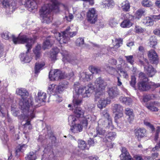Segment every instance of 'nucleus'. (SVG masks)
<instances>
[{"instance_id": "5701e85b", "label": "nucleus", "mask_w": 160, "mask_h": 160, "mask_svg": "<svg viewBox=\"0 0 160 160\" xmlns=\"http://www.w3.org/2000/svg\"><path fill=\"white\" fill-rule=\"evenodd\" d=\"M46 98V93L42 91L39 92L38 94V96L35 98L36 102L40 103L42 102H45Z\"/></svg>"}, {"instance_id": "473e14b6", "label": "nucleus", "mask_w": 160, "mask_h": 160, "mask_svg": "<svg viewBox=\"0 0 160 160\" xmlns=\"http://www.w3.org/2000/svg\"><path fill=\"white\" fill-rule=\"evenodd\" d=\"M150 46L153 48H155V46L157 44V40L154 36L151 37L149 39Z\"/></svg>"}, {"instance_id": "f8f14e48", "label": "nucleus", "mask_w": 160, "mask_h": 160, "mask_svg": "<svg viewBox=\"0 0 160 160\" xmlns=\"http://www.w3.org/2000/svg\"><path fill=\"white\" fill-rule=\"evenodd\" d=\"M139 62L140 64L143 66L144 71L149 77H152L155 74L156 71L151 65L147 66L141 60H139Z\"/></svg>"}, {"instance_id": "864d4df0", "label": "nucleus", "mask_w": 160, "mask_h": 160, "mask_svg": "<svg viewBox=\"0 0 160 160\" xmlns=\"http://www.w3.org/2000/svg\"><path fill=\"white\" fill-rule=\"evenodd\" d=\"M154 97L153 95H146L144 96L143 100L145 102H147L148 101L152 99V98H154Z\"/></svg>"}, {"instance_id": "ea45409f", "label": "nucleus", "mask_w": 160, "mask_h": 160, "mask_svg": "<svg viewBox=\"0 0 160 160\" xmlns=\"http://www.w3.org/2000/svg\"><path fill=\"white\" fill-rule=\"evenodd\" d=\"M120 157L121 160H132V159L129 153L121 154Z\"/></svg>"}, {"instance_id": "9d476101", "label": "nucleus", "mask_w": 160, "mask_h": 160, "mask_svg": "<svg viewBox=\"0 0 160 160\" xmlns=\"http://www.w3.org/2000/svg\"><path fill=\"white\" fill-rule=\"evenodd\" d=\"M88 21L91 24H94L98 19V15L94 8H90L87 13Z\"/></svg>"}, {"instance_id": "aec40b11", "label": "nucleus", "mask_w": 160, "mask_h": 160, "mask_svg": "<svg viewBox=\"0 0 160 160\" xmlns=\"http://www.w3.org/2000/svg\"><path fill=\"white\" fill-rule=\"evenodd\" d=\"M55 40V38L53 37H48L46 41L43 42V48L45 49L50 47L54 43Z\"/></svg>"}, {"instance_id": "bf43d9fd", "label": "nucleus", "mask_w": 160, "mask_h": 160, "mask_svg": "<svg viewBox=\"0 0 160 160\" xmlns=\"http://www.w3.org/2000/svg\"><path fill=\"white\" fill-rule=\"evenodd\" d=\"M125 57L126 58V60L128 62L130 63L132 65L133 64L134 59L132 55L125 56Z\"/></svg>"}, {"instance_id": "9b49d317", "label": "nucleus", "mask_w": 160, "mask_h": 160, "mask_svg": "<svg viewBox=\"0 0 160 160\" xmlns=\"http://www.w3.org/2000/svg\"><path fill=\"white\" fill-rule=\"evenodd\" d=\"M102 115L106 118V119L105 120L102 119L100 120L98 122V124L100 125L101 123H102V124L103 126L104 127L108 128H109V127L107 125H109L112 123V120L110 118L109 114L108 112L106 110H104L103 111L102 113Z\"/></svg>"}, {"instance_id": "e433bc0d", "label": "nucleus", "mask_w": 160, "mask_h": 160, "mask_svg": "<svg viewBox=\"0 0 160 160\" xmlns=\"http://www.w3.org/2000/svg\"><path fill=\"white\" fill-rule=\"evenodd\" d=\"M125 113L129 116V118H130V120H132L133 119L134 116L132 109L128 108H126Z\"/></svg>"}, {"instance_id": "a211bd4d", "label": "nucleus", "mask_w": 160, "mask_h": 160, "mask_svg": "<svg viewBox=\"0 0 160 160\" xmlns=\"http://www.w3.org/2000/svg\"><path fill=\"white\" fill-rule=\"evenodd\" d=\"M24 5L30 11H31L37 8V3L34 0H26Z\"/></svg>"}, {"instance_id": "a878e982", "label": "nucleus", "mask_w": 160, "mask_h": 160, "mask_svg": "<svg viewBox=\"0 0 160 160\" xmlns=\"http://www.w3.org/2000/svg\"><path fill=\"white\" fill-rule=\"evenodd\" d=\"M73 109H74L73 112L76 115L75 116L76 117L79 118L83 116L84 111L80 107H77Z\"/></svg>"}, {"instance_id": "a19ab883", "label": "nucleus", "mask_w": 160, "mask_h": 160, "mask_svg": "<svg viewBox=\"0 0 160 160\" xmlns=\"http://www.w3.org/2000/svg\"><path fill=\"white\" fill-rule=\"evenodd\" d=\"M45 65V63L42 62L41 63H36L35 66V73H38L39 72V71L42 69V68Z\"/></svg>"}, {"instance_id": "6e6d98bb", "label": "nucleus", "mask_w": 160, "mask_h": 160, "mask_svg": "<svg viewBox=\"0 0 160 160\" xmlns=\"http://www.w3.org/2000/svg\"><path fill=\"white\" fill-rule=\"evenodd\" d=\"M96 130L97 134L103 136L106 135V131L102 128H96Z\"/></svg>"}, {"instance_id": "4be33fe9", "label": "nucleus", "mask_w": 160, "mask_h": 160, "mask_svg": "<svg viewBox=\"0 0 160 160\" xmlns=\"http://www.w3.org/2000/svg\"><path fill=\"white\" fill-rule=\"evenodd\" d=\"M156 15H151L149 17H146L143 19V22L147 26H152L154 24V21L156 20L154 16Z\"/></svg>"}, {"instance_id": "69168bd1", "label": "nucleus", "mask_w": 160, "mask_h": 160, "mask_svg": "<svg viewBox=\"0 0 160 160\" xmlns=\"http://www.w3.org/2000/svg\"><path fill=\"white\" fill-rule=\"evenodd\" d=\"M95 107V105L93 103H89L88 104L87 106V107H86V108H87L89 111H91L92 109L94 108Z\"/></svg>"}, {"instance_id": "de8ad7c7", "label": "nucleus", "mask_w": 160, "mask_h": 160, "mask_svg": "<svg viewBox=\"0 0 160 160\" xmlns=\"http://www.w3.org/2000/svg\"><path fill=\"white\" fill-rule=\"evenodd\" d=\"M118 24V22L114 18L110 19L109 22V25L112 27H117Z\"/></svg>"}, {"instance_id": "dca6fc26", "label": "nucleus", "mask_w": 160, "mask_h": 160, "mask_svg": "<svg viewBox=\"0 0 160 160\" xmlns=\"http://www.w3.org/2000/svg\"><path fill=\"white\" fill-rule=\"evenodd\" d=\"M35 109H34V111L33 112H34L33 114L32 113L31 114V115H28V116L26 117V115H28V112H27V113L26 114L25 113V115H23V116L25 117V118H24L20 119L19 118V117L21 116L22 115V114H23V113H22V114H21L20 115L18 116V118L21 120H24L25 119H28V120L26 121V122L23 125V126L24 128L26 127L27 126H28L29 129H31V126L30 125V120L31 119H32L33 118L35 117Z\"/></svg>"}, {"instance_id": "f704fd0d", "label": "nucleus", "mask_w": 160, "mask_h": 160, "mask_svg": "<svg viewBox=\"0 0 160 160\" xmlns=\"http://www.w3.org/2000/svg\"><path fill=\"white\" fill-rule=\"evenodd\" d=\"M73 98L72 106V107H74L75 108L80 105L82 102V100L80 99L75 98L74 96H73Z\"/></svg>"}, {"instance_id": "39448f33", "label": "nucleus", "mask_w": 160, "mask_h": 160, "mask_svg": "<svg viewBox=\"0 0 160 160\" xmlns=\"http://www.w3.org/2000/svg\"><path fill=\"white\" fill-rule=\"evenodd\" d=\"M96 87L95 91L96 92L95 99L102 97L103 95L102 91L104 90L106 87L107 84L101 78H98L95 82Z\"/></svg>"}, {"instance_id": "338daca9", "label": "nucleus", "mask_w": 160, "mask_h": 160, "mask_svg": "<svg viewBox=\"0 0 160 160\" xmlns=\"http://www.w3.org/2000/svg\"><path fill=\"white\" fill-rule=\"evenodd\" d=\"M54 86L55 84H52L49 85L48 88V92H50L51 91L54 92V91L52 90L53 89H54Z\"/></svg>"}, {"instance_id": "bb28decb", "label": "nucleus", "mask_w": 160, "mask_h": 160, "mask_svg": "<svg viewBox=\"0 0 160 160\" xmlns=\"http://www.w3.org/2000/svg\"><path fill=\"white\" fill-rule=\"evenodd\" d=\"M41 47L40 45H38L33 50V52L35 55V59L36 60L39 59L41 56Z\"/></svg>"}, {"instance_id": "4468645a", "label": "nucleus", "mask_w": 160, "mask_h": 160, "mask_svg": "<svg viewBox=\"0 0 160 160\" xmlns=\"http://www.w3.org/2000/svg\"><path fill=\"white\" fill-rule=\"evenodd\" d=\"M107 92L109 98L112 99L115 98L119 94L118 89L116 86L108 88Z\"/></svg>"}, {"instance_id": "13d9d810", "label": "nucleus", "mask_w": 160, "mask_h": 160, "mask_svg": "<svg viewBox=\"0 0 160 160\" xmlns=\"http://www.w3.org/2000/svg\"><path fill=\"white\" fill-rule=\"evenodd\" d=\"M1 138L3 144H6L7 143L8 140V138L7 134L4 133V135L1 137Z\"/></svg>"}, {"instance_id": "603ef678", "label": "nucleus", "mask_w": 160, "mask_h": 160, "mask_svg": "<svg viewBox=\"0 0 160 160\" xmlns=\"http://www.w3.org/2000/svg\"><path fill=\"white\" fill-rule=\"evenodd\" d=\"M139 52H138L137 55L138 57H141L143 56V54L145 50L144 48L142 46H140L138 48Z\"/></svg>"}, {"instance_id": "2eb2a0df", "label": "nucleus", "mask_w": 160, "mask_h": 160, "mask_svg": "<svg viewBox=\"0 0 160 160\" xmlns=\"http://www.w3.org/2000/svg\"><path fill=\"white\" fill-rule=\"evenodd\" d=\"M60 53L63 56L62 58L63 61L65 62V60L67 61L73 65H75L78 63V60L77 59H73L70 56H69L68 52L66 51H63Z\"/></svg>"}, {"instance_id": "a18cd8bd", "label": "nucleus", "mask_w": 160, "mask_h": 160, "mask_svg": "<svg viewBox=\"0 0 160 160\" xmlns=\"http://www.w3.org/2000/svg\"><path fill=\"white\" fill-rule=\"evenodd\" d=\"M81 75L82 79H84L85 81H87L91 79V77H92V75L88 74L86 72L82 73Z\"/></svg>"}, {"instance_id": "680f3d73", "label": "nucleus", "mask_w": 160, "mask_h": 160, "mask_svg": "<svg viewBox=\"0 0 160 160\" xmlns=\"http://www.w3.org/2000/svg\"><path fill=\"white\" fill-rule=\"evenodd\" d=\"M115 114V120L116 122H117V120L119 118H121L123 116V113L122 112H117Z\"/></svg>"}, {"instance_id": "423d86ee", "label": "nucleus", "mask_w": 160, "mask_h": 160, "mask_svg": "<svg viewBox=\"0 0 160 160\" xmlns=\"http://www.w3.org/2000/svg\"><path fill=\"white\" fill-rule=\"evenodd\" d=\"M148 78H145L144 80H141L138 83V89L141 91H147L152 88H157L160 87V84L152 82L151 84L148 82Z\"/></svg>"}, {"instance_id": "79ce46f5", "label": "nucleus", "mask_w": 160, "mask_h": 160, "mask_svg": "<svg viewBox=\"0 0 160 160\" xmlns=\"http://www.w3.org/2000/svg\"><path fill=\"white\" fill-rule=\"evenodd\" d=\"M64 88L62 85H57L55 84L54 86V89L52 90L54 91V92L57 94L58 93H61L62 92Z\"/></svg>"}, {"instance_id": "0eeeda50", "label": "nucleus", "mask_w": 160, "mask_h": 160, "mask_svg": "<svg viewBox=\"0 0 160 160\" xmlns=\"http://www.w3.org/2000/svg\"><path fill=\"white\" fill-rule=\"evenodd\" d=\"M68 122L69 124L71 123L70 130L74 133H78L82 131L83 128L81 124H76L75 122L78 119L73 115L70 116L68 117Z\"/></svg>"}, {"instance_id": "49530a36", "label": "nucleus", "mask_w": 160, "mask_h": 160, "mask_svg": "<svg viewBox=\"0 0 160 160\" xmlns=\"http://www.w3.org/2000/svg\"><path fill=\"white\" fill-rule=\"evenodd\" d=\"M117 69L118 70H119L120 72L123 74V76L124 78H127L128 77V76L126 72L123 70L120 65L118 66Z\"/></svg>"}, {"instance_id": "72a5a7b5", "label": "nucleus", "mask_w": 160, "mask_h": 160, "mask_svg": "<svg viewBox=\"0 0 160 160\" xmlns=\"http://www.w3.org/2000/svg\"><path fill=\"white\" fill-rule=\"evenodd\" d=\"M146 106L148 109L152 111H158V108L154 106L153 102L147 103Z\"/></svg>"}, {"instance_id": "1a4fd4ad", "label": "nucleus", "mask_w": 160, "mask_h": 160, "mask_svg": "<svg viewBox=\"0 0 160 160\" xmlns=\"http://www.w3.org/2000/svg\"><path fill=\"white\" fill-rule=\"evenodd\" d=\"M124 21L121 23V26L123 28H129L132 25L131 21L133 19L134 17L128 13L122 14Z\"/></svg>"}, {"instance_id": "393cba45", "label": "nucleus", "mask_w": 160, "mask_h": 160, "mask_svg": "<svg viewBox=\"0 0 160 160\" xmlns=\"http://www.w3.org/2000/svg\"><path fill=\"white\" fill-rule=\"evenodd\" d=\"M116 135L115 132H110L106 135L105 138H103V141L105 142H111L114 139Z\"/></svg>"}, {"instance_id": "5fc2aeb1", "label": "nucleus", "mask_w": 160, "mask_h": 160, "mask_svg": "<svg viewBox=\"0 0 160 160\" xmlns=\"http://www.w3.org/2000/svg\"><path fill=\"white\" fill-rule=\"evenodd\" d=\"M142 3L143 6L146 7H149L152 5V3L148 0H143Z\"/></svg>"}, {"instance_id": "6ab92c4d", "label": "nucleus", "mask_w": 160, "mask_h": 160, "mask_svg": "<svg viewBox=\"0 0 160 160\" xmlns=\"http://www.w3.org/2000/svg\"><path fill=\"white\" fill-rule=\"evenodd\" d=\"M84 92L83 94V98L89 97L91 94L96 89L92 84L89 83L87 86L84 88Z\"/></svg>"}, {"instance_id": "8fccbe9b", "label": "nucleus", "mask_w": 160, "mask_h": 160, "mask_svg": "<svg viewBox=\"0 0 160 160\" xmlns=\"http://www.w3.org/2000/svg\"><path fill=\"white\" fill-rule=\"evenodd\" d=\"M145 11L142 9H139L136 12V18L138 19H139L141 16L143 14Z\"/></svg>"}, {"instance_id": "2f4dec72", "label": "nucleus", "mask_w": 160, "mask_h": 160, "mask_svg": "<svg viewBox=\"0 0 160 160\" xmlns=\"http://www.w3.org/2000/svg\"><path fill=\"white\" fill-rule=\"evenodd\" d=\"M1 36L2 37V38H3L5 39L8 40V39H12V40L13 41H13L12 40V36H14L15 38H19V37H20V36L22 37V36H21L20 35H19L18 37L16 38L15 37L14 35H12V37H11L9 36V32H4L2 33L1 34Z\"/></svg>"}, {"instance_id": "f257e3e1", "label": "nucleus", "mask_w": 160, "mask_h": 160, "mask_svg": "<svg viewBox=\"0 0 160 160\" xmlns=\"http://www.w3.org/2000/svg\"><path fill=\"white\" fill-rule=\"evenodd\" d=\"M16 92L17 94L22 97V99L19 102V104L23 114L19 118L20 119L24 118L25 117L23 115H25L27 112H28V115H26V117L31 115L32 113L33 114L34 109L36 108L37 105L33 103L32 102L33 98H24L23 97L28 96V95L27 91L24 88H18L17 89Z\"/></svg>"}, {"instance_id": "c85d7f7f", "label": "nucleus", "mask_w": 160, "mask_h": 160, "mask_svg": "<svg viewBox=\"0 0 160 160\" xmlns=\"http://www.w3.org/2000/svg\"><path fill=\"white\" fill-rule=\"evenodd\" d=\"M120 100L126 105H129L132 102V99L129 97H124L121 96L119 98Z\"/></svg>"}, {"instance_id": "774afa93", "label": "nucleus", "mask_w": 160, "mask_h": 160, "mask_svg": "<svg viewBox=\"0 0 160 160\" xmlns=\"http://www.w3.org/2000/svg\"><path fill=\"white\" fill-rule=\"evenodd\" d=\"M135 29L137 33L142 32L143 31V29L141 27L137 26H136Z\"/></svg>"}, {"instance_id": "3c124183", "label": "nucleus", "mask_w": 160, "mask_h": 160, "mask_svg": "<svg viewBox=\"0 0 160 160\" xmlns=\"http://www.w3.org/2000/svg\"><path fill=\"white\" fill-rule=\"evenodd\" d=\"M26 148V145L25 144H23L18 147L16 150V155H18V152H22Z\"/></svg>"}, {"instance_id": "f3484780", "label": "nucleus", "mask_w": 160, "mask_h": 160, "mask_svg": "<svg viewBox=\"0 0 160 160\" xmlns=\"http://www.w3.org/2000/svg\"><path fill=\"white\" fill-rule=\"evenodd\" d=\"M148 56L152 63L157 64L158 63V58L157 54L154 50L149 51L148 53Z\"/></svg>"}, {"instance_id": "37998d69", "label": "nucleus", "mask_w": 160, "mask_h": 160, "mask_svg": "<svg viewBox=\"0 0 160 160\" xmlns=\"http://www.w3.org/2000/svg\"><path fill=\"white\" fill-rule=\"evenodd\" d=\"M78 142V147L82 150H84L86 148V144L85 142L82 140H79Z\"/></svg>"}, {"instance_id": "c756f323", "label": "nucleus", "mask_w": 160, "mask_h": 160, "mask_svg": "<svg viewBox=\"0 0 160 160\" xmlns=\"http://www.w3.org/2000/svg\"><path fill=\"white\" fill-rule=\"evenodd\" d=\"M122 10L126 12L128 11L130 9V5L128 1L126 0L123 2L121 5Z\"/></svg>"}, {"instance_id": "09e8293b", "label": "nucleus", "mask_w": 160, "mask_h": 160, "mask_svg": "<svg viewBox=\"0 0 160 160\" xmlns=\"http://www.w3.org/2000/svg\"><path fill=\"white\" fill-rule=\"evenodd\" d=\"M102 5H105V7H110L113 5V1L112 0H106L104 1L102 3Z\"/></svg>"}, {"instance_id": "cd10ccee", "label": "nucleus", "mask_w": 160, "mask_h": 160, "mask_svg": "<svg viewBox=\"0 0 160 160\" xmlns=\"http://www.w3.org/2000/svg\"><path fill=\"white\" fill-rule=\"evenodd\" d=\"M108 104V101L106 99L101 98L98 102L97 106L98 108L101 109L105 108Z\"/></svg>"}, {"instance_id": "0e129e2a", "label": "nucleus", "mask_w": 160, "mask_h": 160, "mask_svg": "<svg viewBox=\"0 0 160 160\" xmlns=\"http://www.w3.org/2000/svg\"><path fill=\"white\" fill-rule=\"evenodd\" d=\"M136 83V78L134 76H132L131 77V80L130 82V84L133 87H134Z\"/></svg>"}, {"instance_id": "052dcab7", "label": "nucleus", "mask_w": 160, "mask_h": 160, "mask_svg": "<svg viewBox=\"0 0 160 160\" xmlns=\"http://www.w3.org/2000/svg\"><path fill=\"white\" fill-rule=\"evenodd\" d=\"M139 78L140 81L144 80L145 78H148L146 76L145 74L142 72H141L139 73Z\"/></svg>"}, {"instance_id": "7ed1b4c3", "label": "nucleus", "mask_w": 160, "mask_h": 160, "mask_svg": "<svg viewBox=\"0 0 160 160\" xmlns=\"http://www.w3.org/2000/svg\"><path fill=\"white\" fill-rule=\"evenodd\" d=\"M50 3L45 4L40 10V17L42 18L44 22L49 23L52 21V18L50 16V12L53 10L58 9V2L57 0H51Z\"/></svg>"}, {"instance_id": "f03ea898", "label": "nucleus", "mask_w": 160, "mask_h": 160, "mask_svg": "<svg viewBox=\"0 0 160 160\" xmlns=\"http://www.w3.org/2000/svg\"><path fill=\"white\" fill-rule=\"evenodd\" d=\"M12 40L15 44L27 43L26 45L27 49V52L25 53L21 54L20 55V57L22 61L25 63L29 62L31 61L32 58L29 57L28 52L31 49L32 46L34 42V40L32 38H29L25 35H23L22 37L20 36L19 38H15L14 36H13Z\"/></svg>"}, {"instance_id": "e2e57ef3", "label": "nucleus", "mask_w": 160, "mask_h": 160, "mask_svg": "<svg viewBox=\"0 0 160 160\" xmlns=\"http://www.w3.org/2000/svg\"><path fill=\"white\" fill-rule=\"evenodd\" d=\"M108 70L109 73L112 75L115 74L116 72V69L111 67H108Z\"/></svg>"}, {"instance_id": "ddd939ff", "label": "nucleus", "mask_w": 160, "mask_h": 160, "mask_svg": "<svg viewBox=\"0 0 160 160\" xmlns=\"http://www.w3.org/2000/svg\"><path fill=\"white\" fill-rule=\"evenodd\" d=\"M2 4L8 8L10 12H13L16 8V3L15 2L12 0H3Z\"/></svg>"}, {"instance_id": "c9c22d12", "label": "nucleus", "mask_w": 160, "mask_h": 160, "mask_svg": "<svg viewBox=\"0 0 160 160\" xmlns=\"http://www.w3.org/2000/svg\"><path fill=\"white\" fill-rule=\"evenodd\" d=\"M89 68L92 74H97L101 72L100 68L99 67L91 66L89 67Z\"/></svg>"}, {"instance_id": "6e6552de", "label": "nucleus", "mask_w": 160, "mask_h": 160, "mask_svg": "<svg viewBox=\"0 0 160 160\" xmlns=\"http://www.w3.org/2000/svg\"><path fill=\"white\" fill-rule=\"evenodd\" d=\"M66 77L64 73L58 69L51 71L49 72V78L52 81L58 80L63 79Z\"/></svg>"}, {"instance_id": "20e7f679", "label": "nucleus", "mask_w": 160, "mask_h": 160, "mask_svg": "<svg viewBox=\"0 0 160 160\" xmlns=\"http://www.w3.org/2000/svg\"><path fill=\"white\" fill-rule=\"evenodd\" d=\"M77 33L76 31H73L71 28L68 26L62 32V35L61 33H58L59 37V41L60 43H66L70 39V38L72 37L75 36Z\"/></svg>"}, {"instance_id": "58836bf2", "label": "nucleus", "mask_w": 160, "mask_h": 160, "mask_svg": "<svg viewBox=\"0 0 160 160\" xmlns=\"http://www.w3.org/2000/svg\"><path fill=\"white\" fill-rule=\"evenodd\" d=\"M59 49L56 48L53 50L50 53V57L52 60H55L56 59L57 55L58 53Z\"/></svg>"}, {"instance_id": "4d7b16f0", "label": "nucleus", "mask_w": 160, "mask_h": 160, "mask_svg": "<svg viewBox=\"0 0 160 160\" xmlns=\"http://www.w3.org/2000/svg\"><path fill=\"white\" fill-rule=\"evenodd\" d=\"M122 39H116L115 40L116 43L114 45V48H119L120 45L122 44Z\"/></svg>"}, {"instance_id": "4c0bfd02", "label": "nucleus", "mask_w": 160, "mask_h": 160, "mask_svg": "<svg viewBox=\"0 0 160 160\" xmlns=\"http://www.w3.org/2000/svg\"><path fill=\"white\" fill-rule=\"evenodd\" d=\"M36 152H30L27 156L25 158L26 160H35L36 158Z\"/></svg>"}, {"instance_id": "c03bdc74", "label": "nucleus", "mask_w": 160, "mask_h": 160, "mask_svg": "<svg viewBox=\"0 0 160 160\" xmlns=\"http://www.w3.org/2000/svg\"><path fill=\"white\" fill-rule=\"evenodd\" d=\"M76 44L78 46L83 47L84 44L83 38H78L76 40Z\"/></svg>"}, {"instance_id": "412c9836", "label": "nucleus", "mask_w": 160, "mask_h": 160, "mask_svg": "<svg viewBox=\"0 0 160 160\" xmlns=\"http://www.w3.org/2000/svg\"><path fill=\"white\" fill-rule=\"evenodd\" d=\"M135 135L139 140L146 136V130L144 128H138L135 130Z\"/></svg>"}, {"instance_id": "b1692460", "label": "nucleus", "mask_w": 160, "mask_h": 160, "mask_svg": "<svg viewBox=\"0 0 160 160\" xmlns=\"http://www.w3.org/2000/svg\"><path fill=\"white\" fill-rule=\"evenodd\" d=\"M74 88L75 89V92L78 95L81 94L82 97H83V94L84 92V88H80L79 84L77 82L74 84Z\"/></svg>"}, {"instance_id": "7c9ffc66", "label": "nucleus", "mask_w": 160, "mask_h": 160, "mask_svg": "<svg viewBox=\"0 0 160 160\" xmlns=\"http://www.w3.org/2000/svg\"><path fill=\"white\" fill-rule=\"evenodd\" d=\"M112 110L114 112H122L123 108L120 104H114L112 106Z\"/></svg>"}]
</instances>
